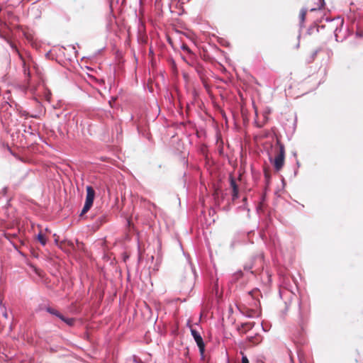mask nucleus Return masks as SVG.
<instances>
[{
  "label": "nucleus",
  "mask_w": 363,
  "mask_h": 363,
  "mask_svg": "<svg viewBox=\"0 0 363 363\" xmlns=\"http://www.w3.org/2000/svg\"><path fill=\"white\" fill-rule=\"evenodd\" d=\"M275 147L277 155L274 159L272 157H269V160L273 164L274 169L277 171H279L284 164L285 149L284 145L281 144L279 140L277 141Z\"/></svg>",
  "instance_id": "1"
},
{
  "label": "nucleus",
  "mask_w": 363,
  "mask_h": 363,
  "mask_svg": "<svg viewBox=\"0 0 363 363\" xmlns=\"http://www.w3.org/2000/svg\"><path fill=\"white\" fill-rule=\"evenodd\" d=\"M95 197V191L91 186H86V196L84 206L82 208V211L80 213V216H82L86 212L89 211L91 207L93 205L94 200Z\"/></svg>",
  "instance_id": "2"
},
{
  "label": "nucleus",
  "mask_w": 363,
  "mask_h": 363,
  "mask_svg": "<svg viewBox=\"0 0 363 363\" xmlns=\"http://www.w3.org/2000/svg\"><path fill=\"white\" fill-rule=\"evenodd\" d=\"M191 335L195 340V342H196L199 348V351L201 354L203 353L204 352V347H205V345H204V342L203 341V339L201 336V335L199 334V333L198 331H196L195 329H191Z\"/></svg>",
  "instance_id": "3"
},
{
  "label": "nucleus",
  "mask_w": 363,
  "mask_h": 363,
  "mask_svg": "<svg viewBox=\"0 0 363 363\" xmlns=\"http://www.w3.org/2000/svg\"><path fill=\"white\" fill-rule=\"evenodd\" d=\"M230 186L233 189V199H236L238 197V187L235 181L233 179H230Z\"/></svg>",
  "instance_id": "4"
},
{
  "label": "nucleus",
  "mask_w": 363,
  "mask_h": 363,
  "mask_svg": "<svg viewBox=\"0 0 363 363\" xmlns=\"http://www.w3.org/2000/svg\"><path fill=\"white\" fill-rule=\"evenodd\" d=\"M247 339L248 341L252 345H257L262 341V337L259 335H255V336H249Z\"/></svg>",
  "instance_id": "5"
},
{
  "label": "nucleus",
  "mask_w": 363,
  "mask_h": 363,
  "mask_svg": "<svg viewBox=\"0 0 363 363\" xmlns=\"http://www.w3.org/2000/svg\"><path fill=\"white\" fill-rule=\"evenodd\" d=\"M189 276L191 279V281L195 279L196 273H195V269L191 266V264H189Z\"/></svg>",
  "instance_id": "6"
},
{
  "label": "nucleus",
  "mask_w": 363,
  "mask_h": 363,
  "mask_svg": "<svg viewBox=\"0 0 363 363\" xmlns=\"http://www.w3.org/2000/svg\"><path fill=\"white\" fill-rule=\"evenodd\" d=\"M47 311L51 314H53L57 316L60 318H62V315H61L57 311L52 308H48Z\"/></svg>",
  "instance_id": "7"
},
{
  "label": "nucleus",
  "mask_w": 363,
  "mask_h": 363,
  "mask_svg": "<svg viewBox=\"0 0 363 363\" xmlns=\"http://www.w3.org/2000/svg\"><path fill=\"white\" fill-rule=\"evenodd\" d=\"M38 240H39V242L43 245H45L46 244V238L45 237L44 235H43L41 233H40L38 236Z\"/></svg>",
  "instance_id": "8"
},
{
  "label": "nucleus",
  "mask_w": 363,
  "mask_h": 363,
  "mask_svg": "<svg viewBox=\"0 0 363 363\" xmlns=\"http://www.w3.org/2000/svg\"><path fill=\"white\" fill-rule=\"evenodd\" d=\"M62 320L65 322L69 325H72L74 320L73 318H66L62 315V318H60Z\"/></svg>",
  "instance_id": "9"
},
{
  "label": "nucleus",
  "mask_w": 363,
  "mask_h": 363,
  "mask_svg": "<svg viewBox=\"0 0 363 363\" xmlns=\"http://www.w3.org/2000/svg\"><path fill=\"white\" fill-rule=\"evenodd\" d=\"M306 12H307V11L304 9L301 10L300 18H301V21H303L305 20Z\"/></svg>",
  "instance_id": "10"
},
{
  "label": "nucleus",
  "mask_w": 363,
  "mask_h": 363,
  "mask_svg": "<svg viewBox=\"0 0 363 363\" xmlns=\"http://www.w3.org/2000/svg\"><path fill=\"white\" fill-rule=\"evenodd\" d=\"M241 363H250L247 356H245L243 353H242Z\"/></svg>",
  "instance_id": "11"
},
{
  "label": "nucleus",
  "mask_w": 363,
  "mask_h": 363,
  "mask_svg": "<svg viewBox=\"0 0 363 363\" xmlns=\"http://www.w3.org/2000/svg\"><path fill=\"white\" fill-rule=\"evenodd\" d=\"M252 325L253 323H245V324H242V327L244 328V329H249V328H251L252 327Z\"/></svg>",
  "instance_id": "12"
},
{
  "label": "nucleus",
  "mask_w": 363,
  "mask_h": 363,
  "mask_svg": "<svg viewBox=\"0 0 363 363\" xmlns=\"http://www.w3.org/2000/svg\"><path fill=\"white\" fill-rule=\"evenodd\" d=\"M23 72H24L25 75H28V77L30 76V72H29V70H28V69H27V68L26 67L25 62H23Z\"/></svg>",
  "instance_id": "13"
},
{
  "label": "nucleus",
  "mask_w": 363,
  "mask_h": 363,
  "mask_svg": "<svg viewBox=\"0 0 363 363\" xmlns=\"http://www.w3.org/2000/svg\"><path fill=\"white\" fill-rule=\"evenodd\" d=\"M183 49H184V50H186L187 52H189V48H188V47H187V46H186V45H184V46H183Z\"/></svg>",
  "instance_id": "14"
},
{
  "label": "nucleus",
  "mask_w": 363,
  "mask_h": 363,
  "mask_svg": "<svg viewBox=\"0 0 363 363\" xmlns=\"http://www.w3.org/2000/svg\"><path fill=\"white\" fill-rule=\"evenodd\" d=\"M357 35H359V36H360V37L362 36V33H361L360 32H357Z\"/></svg>",
  "instance_id": "15"
},
{
  "label": "nucleus",
  "mask_w": 363,
  "mask_h": 363,
  "mask_svg": "<svg viewBox=\"0 0 363 363\" xmlns=\"http://www.w3.org/2000/svg\"><path fill=\"white\" fill-rule=\"evenodd\" d=\"M4 316L5 318H7V313H4Z\"/></svg>",
  "instance_id": "16"
},
{
  "label": "nucleus",
  "mask_w": 363,
  "mask_h": 363,
  "mask_svg": "<svg viewBox=\"0 0 363 363\" xmlns=\"http://www.w3.org/2000/svg\"><path fill=\"white\" fill-rule=\"evenodd\" d=\"M336 31H337V29H336V30H335V35L337 37Z\"/></svg>",
  "instance_id": "17"
},
{
  "label": "nucleus",
  "mask_w": 363,
  "mask_h": 363,
  "mask_svg": "<svg viewBox=\"0 0 363 363\" xmlns=\"http://www.w3.org/2000/svg\"><path fill=\"white\" fill-rule=\"evenodd\" d=\"M323 1V3L324 2V0H321Z\"/></svg>",
  "instance_id": "18"
}]
</instances>
